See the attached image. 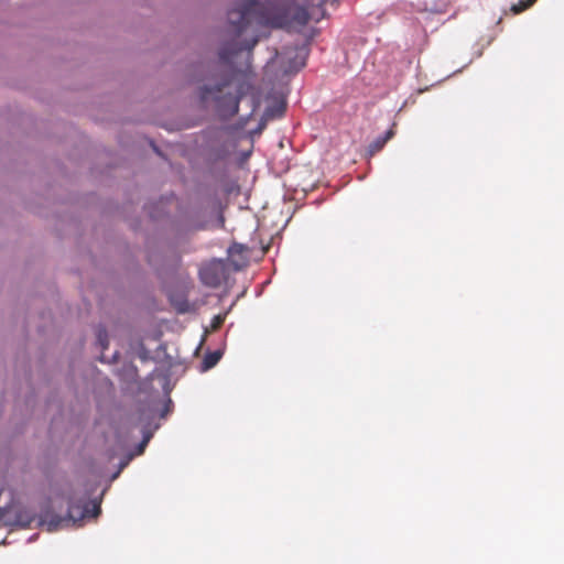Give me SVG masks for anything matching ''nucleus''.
<instances>
[{"instance_id":"obj_1","label":"nucleus","mask_w":564,"mask_h":564,"mask_svg":"<svg viewBox=\"0 0 564 564\" xmlns=\"http://www.w3.org/2000/svg\"><path fill=\"white\" fill-rule=\"evenodd\" d=\"M325 3L326 0H301L284 6L278 1L242 0L228 11L230 32L239 36L252 22L301 31L310 21L318 22L325 17Z\"/></svg>"},{"instance_id":"obj_2","label":"nucleus","mask_w":564,"mask_h":564,"mask_svg":"<svg viewBox=\"0 0 564 564\" xmlns=\"http://www.w3.org/2000/svg\"><path fill=\"white\" fill-rule=\"evenodd\" d=\"M230 78H224L215 86H204L200 91L203 101L213 99L217 104L219 111L234 116L239 109V96L231 93H225V88L230 85Z\"/></svg>"},{"instance_id":"obj_5","label":"nucleus","mask_w":564,"mask_h":564,"mask_svg":"<svg viewBox=\"0 0 564 564\" xmlns=\"http://www.w3.org/2000/svg\"><path fill=\"white\" fill-rule=\"evenodd\" d=\"M257 39H253L251 42H245V43H240V44H234L229 47H224L220 53H219V57L221 61L224 62H229L231 55L238 53V52H241L243 50H252L254 47V45L257 44Z\"/></svg>"},{"instance_id":"obj_14","label":"nucleus","mask_w":564,"mask_h":564,"mask_svg":"<svg viewBox=\"0 0 564 564\" xmlns=\"http://www.w3.org/2000/svg\"><path fill=\"white\" fill-rule=\"evenodd\" d=\"M389 135H390V139H391V138H392V135H393V132H392V130H391V129H390Z\"/></svg>"},{"instance_id":"obj_4","label":"nucleus","mask_w":564,"mask_h":564,"mask_svg":"<svg viewBox=\"0 0 564 564\" xmlns=\"http://www.w3.org/2000/svg\"><path fill=\"white\" fill-rule=\"evenodd\" d=\"M225 276V269L220 262H212L199 270V278L203 284L209 288H218Z\"/></svg>"},{"instance_id":"obj_7","label":"nucleus","mask_w":564,"mask_h":564,"mask_svg":"<svg viewBox=\"0 0 564 564\" xmlns=\"http://www.w3.org/2000/svg\"><path fill=\"white\" fill-rule=\"evenodd\" d=\"M387 141H388V132H386L383 135H381L380 138H378L377 140H375L373 142H371L369 144L368 153L370 155H373V154L380 152L384 148Z\"/></svg>"},{"instance_id":"obj_9","label":"nucleus","mask_w":564,"mask_h":564,"mask_svg":"<svg viewBox=\"0 0 564 564\" xmlns=\"http://www.w3.org/2000/svg\"><path fill=\"white\" fill-rule=\"evenodd\" d=\"M225 318H226V315H224V314L215 315L210 323V330L215 332V330L219 329L223 326Z\"/></svg>"},{"instance_id":"obj_10","label":"nucleus","mask_w":564,"mask_h":564,"mask_svg":"<svg viewBox=\"0 0 564 564\" xmlns=\"http://www.w3.org/2000/svg\"><path fill=\"white\" fill-rule=\"evenodd\" d=\"M98 343L100 344L102 349H107L108 347V335L106 329H99L97 334Z\"/></svg>"},{"instance_id":"obj_8","label":"nucleus","mask_w":564,"mask_h":564,"mask_svg":"<svg viewBox=\"0 0 564 564\" xmlns=\"http://www.w3.org/2000/svg\"><path fill=\"white\" fill-rule=\"evenodd\" d=\"M534 2L535 0H520L519 3L513 4L511 7V11L516 14L521 13L522 11L531 7Z\"/></svg>"},{"instance_id":"obj_6","label":"nucleus","mask_w":564,"mask_h":564,"mask_svg":"<svg viewBox=\"0 0 564 564\" xmlns=\"http://www.w3.org/2000/svg\"><path fill=\"white\" fill-rule=\"evenodd\" d=\"M221 358V352L218 350L208 352L203 359V369L208 370L217 365Z\"/></svg>"},{"instance_id":"obj_13","label":"nucleus","mask_w":564,"mask_h":564,"mask_svg":"<svg viewBox=\"0 0 564 564\" xmlns=\"http://www.w3.org/2000/svg\"><path fill=\"white\" fill-rule=\"evenodd\" d=\"M148 440H149L148 437H147V438H144V441H143V443H142V446H143L145 443H148Z\"/></svg>"},{"instance_id":"obj_12","label":"nucleus","mask_w":564,"mask_h":564,"mask_svg":"<svg viewBox=\"0 0 564 564\" xmlns=\"http://www.w3.org/2000/svg\"><path fill=\"white\" fill-rule=\"evenodd\" d=\"M19 521L22 522L24 525H29V523L31 522V519H28V520H23L22 519V516L19 517Z\"/></svg>"},{"instance_id":"obj_11","label":"nucleus","mask_w":564,"mask_h":564,"mask_svg":"<svg viewBox=\"0 0 564 564\" xmlns=\"http://www.w3.org/2000/svg\"><path fill=\"white\" fill-rule=\"evenodd\" d=\"M245 247L242 245H239V243H234L230 248H229V253L230 254H235V253H242L245 251Z\"/></svg>"},{"instance_id":"obj_3","label":"nucleus","mask_w":564,"mask_h":564,"mask_svg":"<svg viewBox=\"0 0 564 564\" xmlns=\"http://www.w3.org/2000/svg\"><path fill=\"white\" fill-rule=\"evenodd\" d=\"M100 505L97 501L91 502H75L69 501L67 519L57 518L47 523L48 531H56L62 522L72 521L74 524L85 518H95L100 513Z\"/></svg>"}]
</instances>
